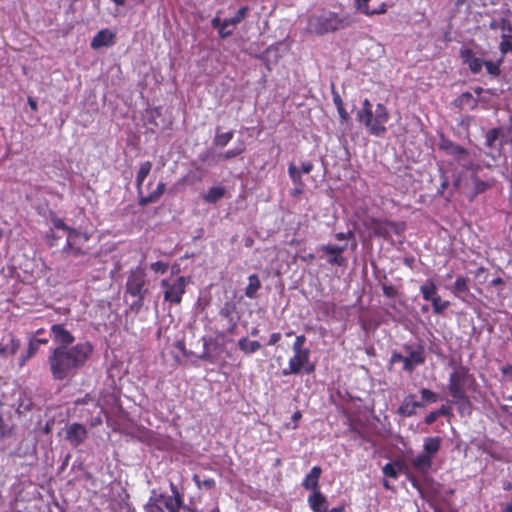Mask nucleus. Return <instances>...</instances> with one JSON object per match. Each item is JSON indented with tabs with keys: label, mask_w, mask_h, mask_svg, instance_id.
Wrapping results in <instances>:
<instances>
[{
	"label": "nucleus",
	"mask_w": 512,
	"mask_h": 512,
	"mask_svg": "<svg viewBox=\"0 0 512 512\" xmlns=\"http://www.w3.org/2000/svg\"><path fill=\"white\" fill-rule=\"evenodd\" d=\"M93 352L89 342H80L71 347H55L52 349L48 363L54 380H65L76 375Z\"/></svg>",
	"instance_id": "nucleus-1"
},
{
	"label": "nucleus",
	"mask_w": 512,
	"mask_h": 512,
	"mask_svg": "<svg viewBox=\"0 0 512 512\" xmlns=\"http://www.w3.org/2000/svg\"><path fill=\"white\" fill-rule=\"evenodd\" d=\"M356 118L373 136H382L387 131L386 123L389 120V112L382 103H378L373 110L372 103L368 99H364L361 109L357 111Z\"/></svg>",
	"instance_id": "nucleus-2"
},
{
	"label": "nucleus",
	"mask_w": 512,
	"mask_h": 512,
	"mask_svg": "<svg viewBox=\"0 0 512 512\" xmlns=\"http://www.w3.org/2000/svg\"><path fill=\"white\" fill-rule=\"evenodd\" d=\"M475 384L473 374L466 366L453 365V371L449 375L448 391L453 399H463L468 389Z\"/></svg>",
	"instance_id": "nucleus-3"
},
{
	"label": "nucleus",
	"mask_w": 512,
	"mask_h": 512,
	"mask_svg": "<svg viewBox=\"0 0 512 512\" xmlns=\"http://www.w3.org/2000/svg\"><path fill=\"white\" fill-rule=\"evenodd\" d=\"M354 21V18L348 13L339 15L334 12H328L315 18L313 27L316 34L323 35L347 28Z\"/></svg>",
	"instance_id": "nucleus-4"
},
{
	"label": "nucleus",
	"mask_w": 512,
	"mask_h": 512,
	"mask_svg": "<svg viewBox=\"0 0 512 512\" xmlns=\"http://www.w3.org/2000/svg\"><path fill=\"white\" fill-rule=\"evenodd\" d=\"M364 226L374 236L388 239L392 234L400 235L405 230L404 223L382 220L377 218H367Z\"/></svg>",
	"instance_id": "nucleus-5"
},
{
	"label": "nucleus",
	"mask_w": 512,
	"mask_h": 512,
	"mask_svg": "<svg viewBox=\"0 0 512 512\" xmlns=\"http://www.w3.org/2000/svg\"><path fill=\"white\" fill-rule=\"evenodd\" d=\"M188 282V279L184 276H180L173 281L163 279L161 287L164 289V300L171 304H180Z\"/></svg>",
	"instance_id": "nucleus-6"
},
{
	"label": "nucleus",
	"mask_w": 512,
	"mask_h": 512,
	"mask_svg": "<svg viewBox=\"0 0 512 512\" xmlns=\"http://www.w3.org/2000/svg\"><path fill=\"white\" fill-rule=\"evenodd\" d=\"M406 355L400 353H393L391 361L393 363H403V369L412 372L415 366L423 364L425 361L424 350L421 346L413 348L411 346L405 347Z\"/></svg>",
	"instance_id": "nucleus-7"
},
{
	"label": "nucleus",
	"mask_w": 512,
	"mask_h": 512,
	"mask_svg": "<svg viewBox=\"0 0 512 512\" xmlns=\"http://www.w3.org/2000/svg\"><path fill=\"white\" fill-rule=\"evenodd\" d=\"M145 273L141 268H137L131 272L127 279L126 290L133 297H137L138 300L132 304V306H141L146 290L145 286Z\"/></svg>",
	"instance_id": "nucleus-8"
},
{
	"label": "nucleus",
	"mask_w": 512,
	"mask_h": 512,
	"mask_svg": "<svg viewBox=\"0 0 512 512\" xmlns=\"http://www.w3.org/2000/svg\"><path fill=\"white\" fill-rule=\"evenodd\" d=\"M439 147L448 155L453 156L460 165L466 167L470 163L468 151L451 140L442 138Z\"/></svg>",
	"instance_id": "nucleus-9"
},
{
	"label": "nucleus",
	"mask_w": 512,
	"mask_h": 512,
	"mask_svg": "<svg viewBox=\"0 0 512 512\" xmlns=\"http://www.w3.org/2000/svg\"><path fill=\"white\" fill-rule=\"evenodd\" d=\"M87 241V234L81 233L76 229H69L66 246L64 247L63 252L74 256L80 255L82 253L81 246Z\"/></svg>",
	"instance_id": "nucleus-10"
},
{
	"label": "nucleus",
	"mask_w": 512,
	"mask_h": 512,
	"mask_svg": "<svg viewBox=\"0 0 512 512\" xmlns=\"http://www.w3.org/2000/svg\"><path fill=\"white\" fill-rule=\"evenodd\" d=\"M170 488L172 491L171 496L159 494L156 501L162 503L163 510L167 509L169 512H180L183 505L182 496L173 483H170Z\"/></svg>",
	"instance_id": "nucleus-11"
},
{
	"label": "nucleus",
	"mask_w": 512,
	"mask_h": 512,
	"mask_svg": "<svg viewBox=\"0 0 512 512\" xmlns=\"http://www.w3.org/2000/svg\"><path fill=\"white\" fill-rule=\"evenodd\" d=\"M50 335L56 347H71L75 341L73 334L65 327L64 324H53L50 328Z\"/></svg>",
	"instance_id": "nucleus-12"
},
{
	"label": "nucleus",
	"mask_w": 512,
	"mask_h": 512,
	"mask_svg": "<svg viewBox=\"0 0 512 512\" xmlns=\"http://www.w3.org/2000/svg\"><path fill=\"white\" fill-rule=\"evenodd\" d=\"M347 246V243L343 245L325 244L321 245L319 250L328 255L327 262L329 264L343 266L346 263V259L342 254L347 249Z\"/></svg>",
	"instance_id": "nucleus-13"
},
{
	"label": "nucleus",
	"mask_w": 512,
	"mask_h": 512,
	"mask_svg": "<svg viewBox=\"0 0 512 512\" xmlns=\"http://www.w3.org/2000/svg\"><path fill=\"white\" fill-rule=\"evenodd\" d=\"M87 435L86 427L80 423H72L65 428V438L74 447L83 444Z\"/></svg>",
	"instance_id": "nucleus-14"
},
{
	"label": "nucleus",
	"mask_w": 512,
	"mask_h": 512,
	"mask_svg": "<svg viewBox=\"0 0 512 512\" xmlns=\"http://www.w3.org/2000/svg\"><path fill=\"white\" fill-rule=\"evenodd\" d=\"M309 358L310 352L293 353V356L289 359L288 367L282 370V375L299 374L302 367H305L309 363Z\"/></svg>",
	"instance_id": "nucleus-15"
},
{
	"label": "nucleus",
	"mask_w": 512,
	"mask_h": 512,
	"mask_svg": "<svg viewBox=\"0 0 512 512\" xmlns=\"http://www.w3.org/2000/svg\"><path fill=\"white\" fill-rule=\"evenodd\" d=\"M424 404L415 400V396L410 394L404 398L399 406L397 413L404 417H410L416 413L417 408H423Z\"/></svg>",
	"instance_id": "nucleus-16"
},
{
	"label": "nucleus",
	"mask_w": 512,
	"mask_h": 512,
	"mask_svg": "<svg viewBox=\"0 0 512 512\" xmlns=\"http://www.w3.org/2000/svg\"><path fill=\"white\" fill-rule=\"evenodd\" d=\"M461 58L464 64L468 65L472 73H479L482 70L484 62L481 58L475 56L472 50L463 49L461 50Z\"/></svg>",
	"instance_id": "nucleus-17"
},
{
	"label": "nucleus",
	"mask_w": 512,
	"mask_h": 512,
	"mask_svg": "<svg viewBox=\"0 0 512 512\" xmlns=\"http://www.w3.org/2000/svg\"><path fill=\"white\" fill-rule=\"evenodd\" d=\"M321 473L322 469L319 466H314L305 476L302 486L306 490H311L312 492L319 491V478Z\"/></svg>",
	"instance_id": "nucleus-18"
},
{
	"label": "nucleus",
	"mask_w": 512,
	"mask_h": 512,
	"mask_svg": "<svg viewBox=\"0 0 512 512\" xmlns=\"http://www.w3.org/2000/svg\"><path fill=\"white\" fill-rule=\"evenodd\" d=\"M433 459L423 451L411 459L413 468L422 474L427 473L432 467Z\"/></svg>",
	"instance_id": "nucleus-19"
},
{
	"label": "nucleus",
	"mask_w": 512,
	"mask_h": 512,
	"mask_svg": "<svg viewBox=\"0 0 512 512\" xmlns=\"http://www.w3.org/2000/svg\"><path fill=\"white\" fill-rule=\"evenodd\" d=\"M510 10H505L503 16L490 22L489 27L493 30L501 29L503 33L512 34V20L509 19Z\"/></svg>",
	"instance_id": "nucleus-20"
},
{
	"label": "nucleus",
	"mask_w": 512,
	"mask_h": 512,
	"mask_svg": "<svg viewBox=\"0 0 512 512\" xmlns=\"http://www.w3.org/2000/svg\"><path fill=\"white\" fill-rule=\"evenodd\" d=\"M501 133H502L501 128L490 129L485 135L486 147H488L491 150H495V151L499 152L503 146V141L499 140Z\"/></svg>",
	"instance_id": "nucleus-21"
},
{
	"label": "nucleus",
	"mask_w": 512,
	"mask_h": 512,
	"mask_svg": "<svg viewBox=\"0 0 512 512\" xmlns=\"http://www.w3.org/2000/svg\"><path fill=\"white\" fill-rule=\"evenodd\" d=\"M308 504L313 512H324L327 508L326 497L320 491L312 492L309 495Z\"/></svg>",
	"instance_id": "nucleus-22"
},
{
	"label": "nucleus",
	"mask_w": 512,
	"mask_h": 512,
	"mask_svg": "<svg viewBox=\"0 0 512 512\" xmlns=\"http://www.w3.org/2000/svg\"><path fill=\"white\" fill-rule=\"evenodd\" d=\"M441 442V438L438 436L426 437L423 440L422 451L433 459L441 448Z\"/></svg>",
	"instance_id": "nucleus-23"
},
{
	"label": "nucleus",
	"mask_w": 512,
	"mask_h": 512,
	"mask_svg": "<svg viewBox=\"0 0 512 512\" xmlns=\"http://www.w3.org/2000/svg\"><path fill=\"white\" fill-rule=\"evenodd\" d=\"M113 37L114 35L109 30H101L94 36L91 46L94 49L109 46L113 42Z\"/></svg>",
	"instance_id": "nucleus-24"
},
{
	"label": "nucleus",
	"mask_w": 512,
	"mask_h": 512,
	"mask_svg": "<svg viewBox=\"0 0 512 512\" xmlns=\"http://www.w3.org/2000/svg\"><path fill=\"white\" fill-rule=\"evenodd\" d=\"M371 0H355L356 8L366 15L383 14L387 10L385 3H381L379 8L370 9L369 2Z\"/></svg>",
	"instance_id": "nucleus-25"
},
{
	"label": "nucleus",
	"mask_w": 512,
	"mask_h": 512,
	"mask_svg": "<svg viewBox=\"0 0 512 512\" xmlns=\"http://www.w3.org/2000/svg\"><path fill=\"white\" fill-rule=\"evenodd\" d=\"M165 188H166L165 183L160 182L157 185V188L155 191H153L152 193H150L147 196H141V195L139 196V204L141 206H146L150 203L157 202L160 199V197L163 195V193L165 192Z\"/></svg>",
	"instance_id": "nucleus-26"
},
{
	"label": "nucleus",
	"mask_w": 512,
	"mask_h": 512,
	"mask_svg": "<svg viewBox=\"0 0 512 512\" xmlns=\"http://www.w3.org/2000/svg\"><path fill=\"white\" fill-rule=\"evenodd\" d=\"M2 341H6L4 342L6 357L14 355L20 348V340L12 333H8L6 336H4Z\"/></svg>",
	"instance_id": "nucleus-27"
},
{
	"label": "nucleus",
	"mask_w": 512,
	"mask_h": 512,
	"mask_svg": "<svg viewBox=\"0 0 512 512\" xmlns=\"http://www.w3.org/2000/svg\"><path fill=\"white\" fill-rule=\"evenodd\" d=\"M238 347L243 353L250 355L257 352L261 348V344L256 340L243 337L238 341Z\"/></svg>",
	"instance_id": "nucleus-28"
},
{
	"label": "nucleus",
	"mask_w": 512,
	"mask_h": 512,
	"mask_svg": "<svg viewBox=\"0 0 512 512\" xmlns=\"http://www.w3.org/2000/svg\"><path fill=\"white\" fill-rule=\"evenodd\" d=\"M152 168V163L150 161H145L140 165L139 171L136 177V186L137 192L139 195L142 193V184L145 178L148 176Z\"/></svg>",
	"instance_id": "nucleus-29"
},
{
	"label": "nucleus",
	"mask_w": 512,
	"mask_h": 512,
	"mask_svg": "<svg viewBox=\"0 0 512 512\" xmlns=\"http://www.w3.org/2000/svg\"><path fill=\"white\" fill-rule=\"evenodd\" d=\"M51 224H52V227H51V235L50 234H47V241H48V244L50 246H54L55 245V235L53 234V229H57V230H62L64 232H66L67 234L69 233V229H71L69 226H67L62 219L60 218H57V217H54L51 219Z\"/></svg>",
	"instance_id": "nucleus-30"
},
{
	"label": "nucleus",
	"mask_w": 512,
	"mask_h": 512,
	"mask_svg": "<svg viewBox=\"0 0 512 512\" xmlns=\"http://www.w3.org/2000/svg\"><path fill=\"white\" fill-rule=\"evenodd\" d=\"M225 193L226 189L223 186H214L208 190L203 198L207 203H216L224 197Z\"/></svg>",
	"instance_id": "nucleus-31"
},
{
	"label": "nucleus",
	"mask_w": 512,
	"mask_h": 512,
	"mask_svg": "<svg viewBox=\"0 0 512 512\" xmlns=\"http://www.w3.org/2000/svg\"><path fill=\"white\" fill-rule=\"evenodd\" d=\"M38 350L39 341H33L30 338L26 352L22 353L21 356L19 357V366L23 367L26 364V362L37 353Z\"/></svg>",
	"instance_id": "nucleus-32"
},
{
	"label": "nucleus",
	"mask_w": 512,
	"mask_h": 512,
	"mask_svg": "<svg viewBox=\"0 0 512 512\" xmlns=\"http://www.w3.org/2000/svg\"><path fill=\"white\" fill-rule=\"evenodd\" d=\"M451 408L445 405H442L438 410L432 411L425 417V423L427 425H431L441 416H451Z\"/></svg>",
	"instance_id": "nucleus-33"
},
{
	"label": "nucleus",
	"mask_w": 512,
	"mask_h": 512,
	"mask_svg": "<svg viewBox=\"0 0 512 512\" xmlns=\"http://www.w3.org/2000/svg\"><path fill=\"white\" fill-rule=\"evenodd\" d=\"M248 286L246 287L245 289V295L248 297V298H255L256 297V293L257 291L260 289L261 287V283H260V280L258 278V276L256 274H252L249 276L248 278Z\"/></svg>",
	"instance_id": "nucleus-34"
},
{
	"label": "nucleus",
	"mask_w": 512,
	"mask_h": 512,
	"mask_svg": "<svg viewBox=\"0 0 512 512\" xmlns=\"http://www.w3.org/2000/svg\"><path fill=\"white\" fill-rule=\"evenodd\" d=\"M420 292L422 294V297L426 301H432V299L437 296V286L433 281H426L421 287Z\"/></svg>",
	"instance_id": "nucleus-35"
},
{
	"label": "nucleus",
	"mask_w": 512,
	"mask_h": 512,
	"mask_svg": "<svg viewBox=\"0 0 512 512\" xmlns=\"http://www.w3.org/2000/svg\"><path fill=\"white\" fill-rule=\"evenodd\" d=\"M248 11H249V9L247 6H243V7L239 8L233 17L224 20V25H230V26L238 25L240 22H242L247 17Z\"/></svg>",
	"instance_id": "nucleus-36"
},
{
	"label": "nucleus",
	"mask_w": 512,
	"mask_h": 512,
	"mask_svg": "<svg viewBox=\"0 0 512 512\" xmlns=\"http://www.w3.org/2000/svg\"><path fill=\"white\" fill-rule=\"evenodd\" d=\"M234 311V306L231 305V304H228L226 303L220 310V315L224 318H227L230 322V327L228 329V331L230 333H233L234 330L236 329V326H237V323L235 321H233L232 319V313Z\"/></svg>",
	"instance_id": "nucleus-37"
},
{
	"label": "nucleus",
	"mask_w": 512,
	"mask_h": 512,
	"mask_svg": "<svg viewBox=\"0 0 512 512\" xmlns=\"http://www.w3.org/2000/svg\"><path fill=\"white\" fill-rule=\"evenodd\" d=\"M233 131L217 133L213 139V144L218 147H225L233 138Z\"/></svg>",
	"instance_id": "nucleus-38"
},
{
	"label": "nucleus",
	"mask_w": 512,
	"mask_h": 512,
	"mask_svg": "<svg viewBox=\"0 0 512 512\" xmlns=\"http://www.w3.org/2000/svg\"><path fill=\"white\" fill-rule=\"evenodd\" d=\"M431 303L435 314H441L450 305L448 301H443L438 294L432 299Z\"/></svg>",
	"instance_id": "nucleus-39"
},
{
	"label": "nucleus",
	"mask_w": 512,
	"mask_h": 512,
	"mask_svg": "<svg viewBox=\"0 0 512 512\" xmlns=\"http://www.w3.org/2000/svg\"><path fill=\"white\" fill-rule=\"evenodd\" d=\"M245 150V146L243 145V143L238 146V147H235L233 149H230V150H227L221 154L218 155V158L220 160H229L231 158H234L238 155H240L241 153H243Z\"/></svg>",
	"instance_id": "nucleus-40"
},
{
	"label": "nucleus",
	"mask_w": 512,
	"mask_h": 512,
	"mask_svg": "<svg viewBox=\"0 0 512 512\" xmlns=\"http://www.w3.org/2000/svg\"><path fill=\"white\" fill-rule=\"evenodd\" d=\"M158 495L155 491L152 492V496L146 506L148 512H164L162 503L156 501Z\"/></svg>",
	"instance_id": "nucleus-41"
},
{
	"label": "nucleus",
	"mask_w": 512,
	"mask_h": 512,
	"mask_svg": "<svg viewBox=\"0 0 512 512\" xmlns=\"http://www.w3.org/2000/svg\"><path fill=\"white\" fill-rule=\"evenodd\" d=\"M510 38H512V34L502 33L501 35L502 40L500 42L499 49L503 56L512 51V43L509 40Z\"/></svg>",
	"instance_id": "nucleus-42"
},
{
	"label": "nucleus",
	"mask_w": 512,
	"mask_h": 512,
	"mask_svg": "<svg viewBox=\"0 0 512 512\" xmlns=\"http://www.w3.org/2000/svg\"><path fill=\"white\" fill-rule=\"evenodd\" d=\"M453 402L458 405V410L461 414H469L471 412V402L466 394H464L463 399H453Z\"/></svg>",
	"instance_id": "nucleus-43"
},
{
	"label": "nucleus",
	"mask_w": 512,
	"mask_h": 512,
	"mask_svg": "<svg viewBox=\"0 0 512 512\" xmlns=\"http://www.w3.org/2000/svg\"><path fill=\"white\" fill-rule=\"evenodd\" d=\"M306 342L305 335H298L293 343L292 350L293 353L299 354L301 352H310L308 348L304 347Z\"/></svg>",
	"instance_id": "nucleus-44"
},
{
	"label": "nucleus",
	"mask_w": 512,
	"mask_h": 512,
	"mask_svg": "<svg viewBox=\"0 0 512 512\" xmlns=\"http://www.w3.org/2000/svg\"><path fill=\"white\" fill-rule=\"evenodd\" d=\"M468 291L467 278L458 276L453 287L455 294L466 293Z\"/></svg>",
	"instance_id": "nucleus-45"
},
{
	"label": "nucleus",
	"mask_w": 512,
	"mask_h": 512,
	"mask_svg": "<svg viewBox=\"0 0 512 512\" xmlns=\"http://www.w3.org/2000/svg\"><path fill=\"white\" fill-rule=\"evenodd\" d=\"M193 480L199 488L205 487L206 489H212L216 485L215 480L212 478H208L201 481L198 475H194Z\"/></svg>",
	"instance_id": "nucleus-46"
},
{
	"label": "nucleus",
	"mask_w": 512,
	"mask_h": 512,
	"mask_svg": "<svg viewBox=\"0 0 512 512\" xmlns=\"http://www.w3.org/2000/svg\"><path fill=\"white\" fill-rule=\"evenodd\" d=\"M288 173H289L290 178L292 179V181L295 184H299V185L302 184L301 172L299 171V169L294 164H290L289 165Z\"/></svg>",
	"instance_id": "nucleus-47"
},
{
	"label": "nucleus",
	"mask_w": 512,
	"mask_h": 512,
	"mask_svg": "<svg viewBox=\"0 0 512 512\" xmlns=\"http://www.w3.org/2000/svg\"><path fill=\"white\" fill-rule=\"evenodd\" d=\"M420 393H421L422 399L427 402L434 403V402L438 401V399H439L438 395L435 392H433L429 389H426V388H423L420 391Z\"/></svg>",
	"instance_id": "nucleus-48"
},
{
	"label": "nucleus",
	"mask_w": 512,
	"mask_h": 512,
	"mask_svg": "<svg viewBox=\"0 0 512 512\" xmlns=\"http://www.w3.org/2000/svg\"><path fill=\"white\" fill-rule=\"evenodd\" d=\"M383 474L387 477H390V478H397L398 476V469L396 468V466L392 463H387L383 469Z\"/></svg>",
	"instance_id": "nucleus-49"
},
{
	"label": "nucleus",
	"mask_w": 512,
	"mask_h": 512,
	"mask_svg": "<svg viewBox=\"0 0 512 512\" xmlns=\"http://www.w3.org/2000/svg\"><path fill=\"white\" fill-rule=\"evenodd\" d=\"M484 65L486 67L487 73L492 76H498L500 74L499 63H493L491 61H485Z\"/></svg>",
	"instance_id": "nucleus-50"
},
{
	"label": "nucleus",
	"mask_w": 512,
	"mask_h": 512,
	"mask_svg": "<svg viewBox=\"0 0 512 512\" xmlns=\"http://www.w3.org/2000/svg\"><path fill=\"white\" fill-rule=\"evenodd\" d=\"M150 268L155 273L164 274L168 269V264L162 261L154 262L150 265Z\"/></svg>",
	"instance_id": "nucleus-51"
},
{
	"label": "nucleus",
	"mask_w": 512,
	"mask_h": 512,
	"mask_svg": "<svg viewBox=\"0 0 512 512\" xmlns=\"http://www.w3.org/2000/svg\"><path fill=\"white\" fill-rule=\"evenodd\" d=\"M198 358H199L200 360H204V361H212V360H213V359H212V355H211V353L209 352V349H208V347H207V341H204V350H203L202 354H200V355L198 356Z\"/></svg>",
	"instance_id": "nucleus-52"
},
{
	"label": "nucleus",
	"mask_w": 512,
	"mask_h": 512,
	"mask_svg": "<svg viewBox=\"0 0 512 512\" xmlns=\"http://www.w3.org/2000/svg\"><path fill=\"white\" fill-rule=\"evenodd\" d=\"M228 26L229 25H224L223 24V26L220 29H218V33H219L220 38L226 39V38H228V37H230L232 35L233 31L228 29Z\"/></svg>",
	"instance_id": "nucleus-53"
},
{
	"label": "nucleus",
	"mask_w": 512,
	"mask_h": 512,
	"mask_svg": "<svg viewBox=\"0 0 512 512\" xmlns=\"http://www.w3.org/2000/svg\"><path fill=\"white\" fill-rule=\"evenodd\" d=\"M332 96H333V102L336 107H340V106L344 105L339 93L335 90L334 85H332Z\"/></svg>",
	"instance_id": "nucleus-54"
},
{
	"label": "nucleus",
	"mask_w": 512,
	"mask_h": 512,
	"mask_svg": "<svg viewBox=\"0 0 512 512\" xmlns=\"http://www.w3.org/2000/svg\"><path fill=\"white\" fill-rule=\"evenodd\" d=\"M382 290L386 297L392 298L396 295V289L393 286L384 285Z\"/></svg>",
	"instance_id": "nucleus-55"
},
{
	"label": "nucleus",
	"mask_w": 512,
	"mask_h": 512,
	"mask_svg": "<svg viewBox=\"0 0 512 512\" xmlns=\"http://www.w3.org/2000/svg\"><path fill=\"white\" fill-rule=\"evenodd\" d=\"M313 170V164L311 162H303L301 165V169L299 170L301 174H308Z\"/></svg>",
	"instance_id": "nucleus-56"
},
{
	"label": "nucleus",
	"mask_w": 512,
	"mask_h": 512,
	"mask_svg": "<svg viewBox=\"0 0 512 512\" xmlns=\"http://www.w3.org/2000/svg\"><path fill=\"white\" fill-rule=\"evenodd\" d=\"M337 111H338V114L340 116V119L345 122L349 119V114L348 112L345 110L344 108V105L343 106H340V107H337Z\"/></svg>",
	"instance_id": "nucleus-57"
},
{
	"label": "nucleus",
	"mask_w": 512,
	"mask_h": 512,
	"mask_svg": "<svg viewBox=\"0 0 512 512\" xmlns=\"http://www.w3.org/2000/svg\"><path fill=\"white\" fill-rule=\"evenodd\" d=\"M353 236V232L349 231L348 233L339 232L335 235V238L339 241L347 240L348 238Z\"/></svg>",
	"instance_id": "nucleus-58"
},
{
	"label": "nucleus",
	"mask_w": 512,
	"mask_h": 512,
	"mask_svg": "<svg viewBox=\"0 0 512 512\" xmlns=\"http://www.w3.org/2000/svg\"><path fill=\"white\" fill-rule=\"evenodd\" d=\"M211 25H212L213 28L218 30V29H220L223 26V21L220 19L219 16H215L211 20Z\"/></svg>",
	"instance_id": "nucleus-59"
},
{
	"label": "nucleus",
	"mask_w": 512,
	"mask_h": 512,
	"mask_svg": "<svg viewBox=\"0 0 512 512\" xmlns=\"http://www.w3.org/2000/svg\"><path fill=\"white\" fill-rule=\"evenodd\" d=\"M281 339V334L276 332L272 333L268 342V345H275Z\"/></svg>",
	"instance_id": "nucleus-60"
},
{
	"label": "nucleus",
	"mask_w": 512,
	"mask_h": 512,
	"mask_svg": "<svg viewBox=\"0 0 512 512\" xmlns=\"http://www.w3.org/2000/svg\"><path fill=\"white\" fill-rule=\"evenodd\" d=\"M505 401L507 403L503 406V409L512 414V396L506 397Z\"/></svg>",
	"instance_id": "nucleus-61"
},
{
	"label": "nucleus",
	"mask_w": 512,
	"mask_h": 512,
	"mask_svg": "<svg viewBox=\"0 0 512 512\" xmlns=\"http://www.w3.org/2000/svg\"><path fill=\"white\" fill-rule=\"evenodd\" d=\"M344 509H345L344 505L334 507L332 509H328V507H327V508H325L324 512H344Z\"/></svg>",
	"instance_id": "nucleus-62"
},
{
	"label": "nucleus",
	"mask_w": 512,
	"mask_h": 512,
	"mask_svg": "<svg viewBox=\"0 0 512 512\" xmlns=\"http://www.w3.org/2000/svg\"><path fill=\"white\" fill-rule=\"evenodd\" d=\"M302 369H304V371L307 373V374H310L314 371L315 367L313 364H310L308 363L305 367H302Z\"/></svg>",
	"instance_id": "nucleus-63"
},
{
	"label": "nucleus",
	"mask_w": 512,
	"mask_h": 512,
	"mask_svg": "<svg viewBox=\"0 0 512 512\" xmlns=\"http://www.w3.org/2000/svg\"><path fill=\"white\" fill-rule=\"evenodd\" d=\"M503 512H512V500L506 505Z\"/></svg>",
	"instance_id": "nucleus-64"
}]
</instances>
